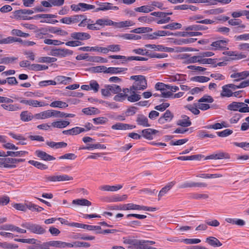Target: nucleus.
Instances as JSON below:
<instances>
[{
	"mask_svg": "<svg viewBox=\"0 0 249 249\" xmlns=\"http://www.w3.org/2000/svg\"><path fill=\"white\" fill-rule=\"evenodd\" d=\"M21 226L27 229L31 233L36 234H43L46 232V230L43 226L30 222L22 223Z\"/></svg>",
	"mask_w": 249,
	"mask_h": 249,
	"instance_id": "f257e3e1",
	"label": "nucleus"
},
{
	"mask_svg": "<svg viewBox=\"0 0 249 249\" xmlns=\"http://www.w3.org/2000/svg\"><path fill=\"white\" fill-rule=\"evenodd\" d=\"M130 79L135 80L133 84L134 90H144L147 88V81L143 75H133Z\"/></svg>",
	"mask_w": 249,
	"mask_h": 249,
	"instance_id": "f03ea898",
	"label": "nucleus"
},
{
	"mask_svg": "<svg viewBox=\"0 0 249 249\" xmlns=\"http://www.w3.org/2000/svg\"><path fill=\"white\" fill-rule=\"evenodd\" d=\"M109 58L111 59H122L123 61L121 62L122 64L125 63L127 61L131 60H137V61H146L148 60L147 58L141 57V56H132L129 57H126L124 55H111L108 56Z\"/></svg>",
	"mask_w": 249,
	"mask_h": 249,
	"instance_id": "7ed1b4c3",
	"label": "nucleus"
},
{
	"mask_svg": "<svg viewBox=\"0 0 249 249\" xmlns=\"http://www.w3.org/2000/svg\"><path fill=\"white\" fill-rule=\"evenodd\" d=\"M230 158V155L226 152H218L207 156L205 160H221Z\"/></svg>",
	"mask_w": 249,
	"mask_h": 249,
	"instance_id": "20e7f679",
	"label": "nucleus"
},
{
	"mask_svg": "<svg viewBox=\"0 0 249 249\" xmlns=\"http://www.w3.org/2000/svg\"><path fill=\"white\" fill-rule=\"evenodd\" d=\"M145 46L147 48L153 49L155 51L164 52H173L174 51V48L165 47L161 45H156L155 44H146Z\"/></svg>",
	"mask_w": 249,
	"mask_h": 249,
	"instance_id": "39448f33",
	"label": "nucleus"
},
{
	"mask_svg": "<svg viewBox=\"0 0 249 249\" xmlns=\"http://www.w3.org/2000/svg\"><path fill=\"white\" fill-rule=\"evenodd\" d=\"M99 5L100 7L96 8L93 12H97L100 11L117 10L119 9L118 7L113 6L112 4L109 2L100 3Z\"/></svg>",
	"mask_w": 249,
	"mask_h": 249,
	"instance_id": "423d86ee",
	"label": "nucleus"
},
{
	"mask_svg": "<svg viewBox=\"0 0 249 249\" xmlns=\"http://www.w3.org/2000/svg\"><path fill=\"white\" fill-rule=\"evenodd\" d=\"M207 184L204 182H185L180 184L178 188L180 189L192 187H206Z\"/></svg>",
	"mask_w": 249,
	"mask_h": 249,
	"instance_id": "0eeeda50",
	"label": "nucleus"
},
{
	"mask_svg": "<svg viewBox=\"0 0 249 249\" xmlns=\"http://www.w3.org/2000/svg\"><path fill=\"white\" fill-rule=\"evenodd\" d=\"M72 39L78 40H85L90 38V35L87 33L73 32L71 34Z\"/></svg>",
	"mask_w": 249,
	"mask_h": 249,
	"instance_id": "6e6552de",
	"label": "nucleus"
},
{
	"mask_svg": "<svg viewBox=\"0 0 249 249\" xmlns=\"http://www.w3.org/2000/svg\"><path fill=\"white\" fill-rule=\"evenodd\" d=\"M229 42L228 39L218 40L213 42L211 46L214 47L215 50H225L227 45Z\"/></svg>",
	"mask_w": 249,
	"mask_h": 249,
	"instance_id": "1a4fd4ad",
	"label": "nucleus"
},
{
	"mask_svg": "<svg viewBox=\"0 0 249 249\" xmlns=\"http://www.w3.org/2000/svg\"><path fill=\"white\" fill-rule=\"evenodd\" d=\"M249 76V71H246L241 72H234L231 75V77L234 78V82H238L246 79Z\"/></svg>",
	"mask_w": 249,
	"mask_h": 249,
	"instance_id": "9d476101",
	"label": "nucleus"
},
{
	"mask_svg": "<svg viewBox=\"0 0 249 249\" xmlns=\"http://www.w3.org/2000/svg\"><path fill=\"white\" fill-rule=\"evenodd\" d=\"M174 118V114L169 110H166L165 113L159 119L160 124H163L165 122H170Z\"/></svg>",
	"mask_w": 249,
	"mask_h": 249,
	"instance_id": "9b49d317",
	"label": "nucleus"
},
{
	"mask_svg": "<svg viewBox=\"0 0 249 249\" xmlns=\"http://www.w3.org/2000/svg\"><path fill=\"white\" fill-rule=\"evenodd\" d=\"M135 127V125L121 123H117L111 126V128L114 130H129Z\"/></svg>",
	"mask_w": 249,
	"mask_h": 249,
	"instance_id": "f8f14e48",
	"label": "nucleus"
},
{
	"mask_svg": "<svg viewBox=\"0 0 249 249\" xmlns=\"http://www.w3.org/2000/svg\"><path fill=\"white\" fill-rule=\"evenodd\" d=\"M203 18V17L200 15H195L190 18V19L192 21L196 20V22L197 23H201L205 24H212L214 22V20L210 19H205L203 20H200Z\"/></svg>",
	"mask_w": 249,
	"mask_h": 249,
	"instance_id": "ddd939ff",
	"label": "nucleus"
},
{
	"mask_svg": "<svg viewBox=\"0 0 249 249\" xmlns=\"http://www.w3.org/2000/svg\"><path fill=\"white\" fill-rule=\"evenodd\" d=\"M159 132V131L152 129L147 128L143 129L142 131V136L144 138L151 140L153 139V135L156 134Z\"/></svg>",
	"mask_w": 249,
	"mask_h": 249,
	"instance_id": "4468645a",
	"label": "nucleus"
},
{
	"mask_svg": "<svg viewBox=\"0 0 249 249\" xmlns=\"http://www.w3.org/2000/svg\"><path fill=\"white\" fill-rule=\"evenodd\" d=\"M35 154L37 157L45 161H50L55 159L53 156L49 155L43 151L36 150L35 152Z\"/></svg>",
	"mask_w": 249,
	"mask_h": 249,
	"instance_id": "2eb2a0df",
	"label": "nucleus"
},
{
	"mask_svg": "<svg viewBox=\"0 0 249 249\" xmlns=\"http://www.w3.org/2000/svg\"><path fill=\"white\" fill-rule=\"evenodd\" d=\"M181 119L178 120L177 122V124L182 127L190 126L192 123L190 120V118L185 115L181 116Z\"/></svg>",
	"mask_w": 249,
	"mask_h": 249,
	"instance_id": "dca6fc26",
	"label": "nucleus"
},
{
	"mask_svg": "<svg viewBox=\"0 0 249 249\" xmlns=\"http://www.w3.org/2000/svg\"><path fill=\"white\" fill-rule=\"evenodd\" d=\"M136 122L138 125L144 127H149L150 126V124L148 123L147 118L143 114H138L137 115Z\"/></svg>",
	"mask_w": 249,
	"mask_h": 249,
	"instance_id": "f3484780",
	"label": "nucleus"
},
{
	"mask_svg": "<svg viewBox=\"0 0 249 249\" xmlns=\"http://www.w3.org/2000/svg\"><path fill=\"white\" fill-rule=\"evenodd\" d=\"M123 186L122 185H117L115 186H110L108 185H105L101 186L99 187V189L104 191H111V192H116L121 188H122Z\"/></svg>",
	"mask_w": 249,
	"mask_h": 249,
	"instance_id": "a211bd4d",
	"label": "nucleus"
},
{
	"mask_svg": "<svg viewBox=\"0 0 249 249\" xmlns=\"http://www.w3.org/2000/svg\"><path fill=\"white\" fill-rule=\"evenodd\" d=\"M14 18L17 19L28 20L29 17L26 15L23 9L16 10L13 12Z\"/></svg>",
	"mask_w": 249,
	"mask_h": 249,
	"instance_id": "6ab92c4d",
	"label": "nucleus"
},
{
	"mask_svg": "<svg viewBox=\"0 0 249 249\" xmlns=\"http://www.w3.org/2000/svg\"><path fill=\"white\" fill-rule=\"evenodd\" d=\"M128 196L127 195H120L116 194L108 198V201L110 202H117L123 201L127 199Z\"/></svg>",
	"mask_w": 249,
	"mask_h": 249,
	"instance_id": "aec40b11",
	"label": "nucleus"
},
{
	"mask_svg": "<svg viewBox=\"0 0 249 249\" xmlns=\"http://www.w3.org/2000/svg\"><path fill=\"white\" fill-rule=\"evenodd\" d=\"M49 243L51 247L59 248H70V243L61 241H51Z\"/></svg>",
	"mask_w": 249,
	"mask_h": 249,
	"instance_id": "412c9836",
	"label": "nucleus"
},
{
	"mask_svg": "<svg viewBox=\"0 0 249 249\" xmlns=\"http://www.w3.org/2000/svg\"><path fill=\"white\" fill-rule=\"evenodd\" d=\"M70 123L68 121L60 120L55 121L51 124V126L54 128H63L70 124Z\"/></svg>",
	"mask_w": 249,
	"mask_h": 249,
	"instance_id": "4be33fe9",
	"label": "nucleus"
},
{
	"mask_svg": "<svg viewBox=\"0 0 249 249\" xmlns=\"http://www.w3.org/2000/svg\"><path fill=\"white\" fill-rule=\"evenodd\" d=\"M206 242L210 246L214 247H220L222 245L218 239L213 236H210L207 238L206 239Z\"/></svg>",
	"mask_w": 249,
	"mask_h": 249,
	"instance_id": "5701e85b",
	"label": "nucleus"
},
{
	"mask_svg": "<svg viewBox=\"0 0 249 249\" xmlns=\"http://www.w3.org/2000/svg\"><path fill=\"white\" fill-rule=\"evenodd\" d=\"M34 116L32 113L28 111H23L20 114V120L23 122H29L31 121L34 118Z\"/></svg>",
	"mask_w": 249,
	"mask_h": 249,
	"instance_id": "b1692460",
	"label": "nucleus"
},
{
	"mask_svg": "<svg viewBox=\"0 0 249 249\" xmlns=\"http://www.w3.org/2000/svg\"><path fill=\"white\" fill-rule=\"evenodd\" d=\"M174 185H175V182L173 181H172V182L168 183L165 186L163 187L159 193V195H158L159 200H160V198L162 196H163L165 194H166L172 188V187Z\"/></svg>",
	"mask_w": 249,
	"mask_h": 249,
	"instance_id": "393cba45",
	"label": "nucleus"
},
{
	"mask_svg": "<svg viewBox=\"0 0 249 249\" xmlns=\"http://www.w3.org/2000/svg\"><path fill=\"white\" fill-rule=\"evenodd\" d=\"M114 21L109 19L101 18L96 20V24L100 27L105 26H114Z\"/></svg>",
	"mask_w": 249,
	"mask_h": 249,
	"instance_id": "a878e982",
	"label": "nucleus"
},
{
	"mask_svg": "<svg viewBox=\"0 0 249 249\" xmlns=\"http://www.w3.org/2000/svg\"><path fill=\"white\" fill-rule=\"evenodd\" d=\"M46 144L51 148L55 149L66 147L67 146V143L63 142H47Z\"/></svg>",
	"mask_w": 249,
	"mask_h": 249,
	"instance_id": "bb28decb",
	"label": "nucleus"
},
{
	"mask_svg": "<svg viewBox=\"0 0 249 249\" xmlns=\"http://www.w3.org/2000/svg\"><path fill=\"white\" fill-rule=\"evenodd\" d=\"M208 29V28L205 26L194 24L186 27L184 30L185 31H204Z\"/></svg>",
	"mask_w": 249,
	"mask_h": 249,
	"instance_id": "cd10ccee",
	"label": "nucleus"
},
{
	"mask_svg": "<svg viewBox=\"0 0 249 249\" xmlns=\"http://www.w3.org/2000/svg\"><path fill=\"white\" fill-rule=\"evenodd\" d=\"M127 69L125 68H115L109 67L107 68L106 73L117 74L127 71Z\"/></svg>",
	"mask_w": 249,
	"mask_h": 249,
	"instance_id": "c85d7f7f",
	"label": "nucleus"
},
{
	"mask_svg": "<svg viewBox=\"0 0 249 249\" xmlns=\"http://www.w3.org/2000/svg\"><path fill=\"white\" fill-rule=\"evenodd\" d=\"M242 105H243V102H233L228 106L227 109L231 111H238L239 112Z\"/></svg>",
	"mask_w": 249,
	"mask_h": 249,
	"instance_id": "c756f323",
	"label": "nucleus"
},
{
	"mask_svg": "<svg viewBox=\"0 0 249 249\" xmlns=\"http://www.w3.org/2000/svg\"><path fill=\"white\" fill-rule=\"evenodd\" d=\"M184 56V58L188 63H194L196 62H199L200 63V59L201 58L200 54L199 55L191 56V55L188 54H185Z\"/></svg>",
	"mask_w": 249,
	"mask_h": 249,
	"instance_id": "7c9ffc66",
	"label": "nucleus"
},
{
	"mask_svg": "<svg viewBox=\"0 0 249 249\" xmlns=\"http://www.w3.org/2000/svg\"><path fill=\"white\" fill-rule=\"evenodd\" d=\"M134 24L135 23L131 20H126L119 22H114V26L117 28H124L133 26Z\"/></svg>",
	"mask_w": 249,
	"mask_h": 249,
	"instance_id": "2f4dec72",
	"label": "nucleus"
},
{
	"mask_svg": "<svg viewBox=\"0 0 249 249\" xmlns=\"http://www.w3.org/2000/svg\"><path fill=\"white\" fill-rule=\"evenodd\" d=\"M72 203L74 205L80 206H89L91 205V203L88 200L85 198L76 199L73 200Z\"/></svg>",
	"mask_w": 249,
	"mask_h": 249,
	"instance_id": "473e14b6",
	"label": "nucleus"
},
{
	"mask_svg": "<svg viewBox=\"0 0 249 249\" xmlns=\"http://www.w3.org/2000/svg\"><path fill=\"white\" fill-rule=\"evenodd\" d=\"M4 162L5 165L8 167H6L8 168H13L16 167V159L11 158H3Z\"/></svg>",
	"mask_w": 249,
	"mask_h": 249,
	"instance_id": "72a5a7b5",
	"label": "nucleus"
},
{
	"mask_svg": "<svg viewBox=\"0 0 249 249\" xmlns=\"http://www.w3.org/2000/svg\"><path fill=\"white\" fill-rule=\"evenodd\" d=\"M48 67L45 65H40L38 64H31L29 69L31 71H40L47 70Z\"/></svg>",
	"mask_w": 249,
	"mask_h": 249,
	"instance_id": "f704fd0d",
	"label": "nucleus"
},
{
	"mask_svg": "<svg viewBox=\"0 0 249 249\" xmlns=\"http://www.w3.org/2000/svg\"><path fill=\"white\" fill-rule=\"evenodd\" d=\"M242 21L240 19H231L228 20V23L230 25L232 26L238 25V28L242 29H245L246 27L245 25L242 23Z\"/></svg>",
	"mask_w": 249,
	"mask_h": 249,
	"instance_id": "c9c22d12",
	"label": "nucleus"
},
{
	"mask_svg": "<svg viewBox=\"0 0 249 249\" xmlns=\"http://www.w3.org/2000/svg\"><path fill=\"white\" fill-rule=\"evenodd\" d=\"M50 107H52L66 108L68 107V104L61 101H55L51 103Z\"/></svg>",
	"mask_w": 249,
	"mask_h": 249,
	"instance_id": "e433bc0d",
	"label": "nucleus"
},
{
	"mask_svg": "<svg viewBox=\"0 0 249 249\" xmlns=\"http://www.w3.org/2000/svg\"><path fill=\"white\" fill-rule=\"evenodd\" d=\"M224 12L223 8L219 7L210 10H207L204 11V13L207 15H218L223 13Z\"/></svg>",
	"mask_w": 249,
	"mask_h": 249,
	"instance_id": "4c0bfd02",
	"label": "nucleus"
},
{
	"mask_svg": "<svg viewBox=\"0 0 249 249\" xmlns=\"http://www.w3.org/2000/svg\"><path fill=\"white\" fill-rule=\"evenodd\" d=\"M152 29L150 27H139L136 29H134L131 31V33H136V34H141V33H149L152 31Z\"/></svg>",
	"mask_w": 249,
	"mask_h": 249,
	"instance_id": "58836bf2",
	"label": "nucleus"
},
{
	"mask_svg": "<svg viewBox=\"0 0 249 249\" xmlns=\"http://www.w3.org/2000/svg\"><path fill=\"white\" fill-rule=\"evenodd\" d=\"M107 87H108L110 94L111 93L114 94H117L119 93V92H121L122 91V89L121 87L117 85H107Z\"/></svg>",
	"mask_w": 249,
	"mask_h": 249,
	"instance_id": "ea45409f",
	"label": "nucleus"
},
{
	"mask_svg": "<svg viewBox=\"0 0 249 249\" xmlns=\"http://www.w3.org/2000/svg\"><path fill=\"white\" fill-rule=\"evenodd\" d=\"M185 75L177 74L174 76H172L170 77V81L171 82H176L178 81L179 83H184V82L186 81V79L185 78Z\"/></svg>",
	"mask_w": 249,
	"mask_h": 249,
	"instance_id": "a19ab883",
	"label": "nucleus"
},
{
	"mask_svg": "<svg viewBox=\"0 0 249 249\" xmlns=\"http://www.w3.org/2000/svg\"><path fill=\"white\" fill-rule=\"evenodd\" d=\"M28 152L25 151H7L6 155L7 156H11V157H22L25 154H27Z\"/></svg>",
	"mask_w": 249,
	"mask_h": 249,
	"instance_id": "79ce46f5",
	"label": "nucleus"
},
{
	"mask_svg": "<svg viewBox=\"0 0 249 249\" xmlns=\"http://www.w3.org/2000/svg\"><path fill=\"white\" fill-rule=\"evenodd\" d=\"M35 117L37 119H45L50 118V110H47L39 113L36 114Z\"/></svg>",
	"mask_w": 249,
	"mask_h": 249,
	"instance_id": "37998d69",
	"label": "nucleus"
},
{
	"mask_svg": "<svg viewBox=\"0 0 249 249\" xmlns=\"http://www.w3.org/2000/svg\"><path fill=\"white\" fill-rule=\"evenodd\" d=\"M175 241L177 242H183L186 244H198L201 242L199 239H176Z\"/></svg>",
	"mask_w": 249,
	"mask_h": 249,
	"instance_id": "c03bdc74",
	"label": "nucleus"
},
{
	"mask_svg": "<svg viewBox=\"0 0 249 249\" xmlns=\"http://www.w3.org/2000/svg\"><path fill=\"white\" fill-rule=\"evenodd\" d=\"M29 163L30 164L34 165L38 169H41V170H45L48 168V166L43 164L41 162L35 161L34 160H30L28 161Z\"/></svg>",
	"mask_w": 249,
	"mask_h": 249,
	"instance_id": "a18cd8bd",
	"label": "nucleus"
},
{
	"mask_svg": "<svg viewBox=\"0 0 249 249\" xmlns=\"http://www.w3.org/2000/svg\"><path fill=\"white\" fill-rule=\"evenodd\" d=\"M90 246L89 243L88 242H80V241H75L72 243H70V248L72 247H84L89 248Z\"/></svg>",
	"mask_w": 249,
	"mask_h": 249,
	"instance_id": "49530a36",
	"label": "nucleus"
},
{
	"mask_svg": "<svg viewBox=\"0 0 249 249\" xmlns=\"http://www.w3.org/2000/svg\"><path fill=\"white\" fill-rule=\"evenodd\" d=\"M182 25L180 23L177 22H173L170 24H168L166 25L162 26L161 28L162 29H169L170 30H176L179 29L181 28Z\"/></svg>",
	"mask_w": 249,
	"mask_h": 249,
	"instance_id": "de8ad7c7",
	"label": "nucleus"
},
{
	"mask_svg": "<svg viewBox=\"0 0 249 249\" xmlns=\"http://www.w3.org/2000/svg\"><path fill=\"white\" fill-rule=\"evenodd\" d=\"M210 78L204 76H196L191 78L190 80L199 83H204L209 81Z\"/></svg>",
	"mask_w": 249,
	"mask_h": 249,
	"instance_id": "09e8293b",
	"label": "nucleus"
},
{
	"mask_svg": "<svg viewBox=\"0 0 249 249\" xmlns=\"http://www.w3.org/2000/svg\"><path fill=\"white\" fill-rule=\"evenodd\" d=\"M209 197V196L207 194H201L198 193H192L189 196L190 199H207Z\"/></svg>",
	"mask_w": 249,
	"mask_h": 249,
	"instance_id": "8fccbe9b",
	"label": "nucleus"
},
{
	"mask_svg": "<svg viewBox=\"0 0 249 249\" xmlns=\"http://www.w3.org/2000/svg\"><path fill=\"white\" fill-rule=\"evenodd\" d=\"M232 95L233 93L227 85L222 87V92L221 93V96L230 97L232 96Z\"/></svg>",
	"mask_w": 249,
	"mask_h": 249,
	"instance_id": "3c124183",
	"label": "nucleus"
},
{
	"mask_svg": "<svg viewBox=\"0 0 249 249\" xmlns=\"http://www.w3.org/2000/svg\"><path fill=\"white\" fill-rule=\"evenodd\" d=\"M56 16L54 15H52V14H38L36 15V16H34L33 17H29L28 20L30 19H37L39 18H55Z\"/></svg>",
	"mask_w": 249,
	"mask_h": 249,
	"instance_id": "603ef678",
	"label": "nucleus"
},
{
	"mask_svg": "<svg viewBox=\"0 0 249 249\" xmlns=\"http://www.w3.org/2000/svg\"><path fill=\"white\" fill-rule=\"evenodd\" d=\"M89 61L92 62H101L106 63L107 62V60L106 58L100 56H89L88 59Z\"/></svg>",
	"mask_w": 249,
	"mask_h": 249,
	"instance_id": "864d4df0",
	"label": "nucleus"
},
{
	"mask_svg": "<svg viewBox=\"0 0 249 249\" xmlns=\"http://www.w3.org/2000/svg\"><path fill=\"white\" fill-rule=\"evenodd\" d=\"M97 111L98 109L93 107L84 108L82 110L83 113L88 115L96 114Z\"/></svg>",
	"mask_w": 249,
	"mask_h": 249,
	"instance_id": "5fc2aeb1",
	"label": "nucleus"
},
{
	"mask_svg": "<svg viewBox=\"0 0 249 249\" xmlns=\"http://www.w3.org/2000/svg\"><path fill=\"white\" fill-rule=\"evenodd\" d=\"M0 247L4 249H14L18 248L17 244L9 243L7 242H0Z\"/></svg>",
	"mask_w": 249,
	"mask_h": 249,
	"instance_id": "6e6d98bb",
	"label": "nucleus"
},
{
	"mask_svg": "<svg viewBox=\"0 0 249 249\" xmlns=\"http://www.w3.org/2000/svg\"><path fill=\"white\" fill-rule=\"evenodd\" d=\"M147 244L145 240H137L135 249H146Z\"/></svg>",
	"mask_w": 249,
	"mask_h": 249,
	"instance_id": "4d7b16f0",
	"label": "nucleus"
},
{
	"mask_svg": "<svg viewBox=\"0 0 249 249\" xmlns=\"http://www.w3.org/2000/svg\"><path fill=\"white\" fill-rule=\"evenodd\" d=\"M134 10L135 11L138 12H142L145 13H149L153 10L148 5H144L142 6L141 7H137L135 8Z\"/></svg>",
	"mask_w": 249,
	"mask_h": 249,
	"instance_id": "13d9d810",
	"label": "nucleus"
},
{
	"mask_svg": "<svg viewBox=\"0 0 249 249\" xmlns=\"http://www.w3.org/2000/svg\"><path fill=\"white\" fill-rule=\"evenodd\" d=\"M89 89L93 90L95 92L98 91L99 89V85L96 80H91L89 82Z\"/></svg>",
	"mask_w": 249,
	"mask_h": 249,
	"instance_id": "bf43d9fd",
	"label": "nucleus"
},
{
	"mask_svg": "<svg viewBox=\"0 0 249 249\" xmlns=\"http://www.w3.org/2000/svg\"><path fill=\"white\" fill-rule=\"evenodd\" d=\"M130 96L127 97V99L130 102H135L138 101L141 99V96L139 94H137L135 91H133V93Z\"/></svg>",
	"mask_w": 249,
	"mask_h": 249,
	"instance_id": "052dcab7",
	"label": "nucleus"
},
{
	"mask_svg": "<svg viewBox=\"0 0 249 249\" xmlns=\"http://www.w3.org/2000/svg\"><path fill=\"white\" fill-rule=\"evenodd\" d=\"M127 97V94L120 93L116 94L113 97V100L117 102H122Z\"/></svg>",
	"mask_w": 249,
	"mask_h": 249,
	"instance_id": "680f3d73",
	"label": "nucleus"
},
{
	"mask_svg": "<svg viewBox=\"0 0 249 249\" xmlns=\"http://www.w3.org/2000/svg\"><path fill=\"white\" fill-rule=\"evenodd\" d=\"M138 239H134L131 238H124V243L126 244H129L132 245V247H129L128 248H132L135 249V245H136Z\"/></svg>",
	"mask_w": 249,
	"mask_h": 249,
	"instance_id": "e2e57ef3",
	"label": "nucleus"
},
{
	"mask_svg": "<svg viewBox=\"0 0 249 249\" xmlns=\"http://www.w3.org/2000/svg\"><path fill=\"white\" fill-rule=\"evenodd\" d=\"M57 61L55 57H51L49 56L41 57L39 59V62L41 63H52Z\"/></svg>",
	"mask_w": 249,
	"mask_h": 249,
	"instance_id": "0e129e2a",
	"label": "nucleus"
},
{
	"mask_svg": "<svg viewBox=\"0 0 249 249\" xmlns=\"http://www.w3.org/2000/svg\"><path fill=\"white\" fill-rule=\"evenodd\" d=\"M46 105V104H45L43 102H39L37 100L30 99V103L29 106H32L33 107H41L45 106Z\"/></svg>",
	"mask_w": 249,
	"mask_h": 249,
	"instance_id": "69168bd1",
	"label": "nucleus"
},
{
	"mask_svg": "<svg viewBox=\"0 0 249 249\" xmlns=\"http://www.w3.org/2000/svg\"><path fill=\"white\" fill-rule=\"evenodd\" d=\"M213 99L211 96L208 95H205L202 97L200 98L198 102L199 103H203V102H206V103H212L213 102Z\"/></svg>",
	"mask_w": 249,
	"mask_h": 249,
	"instance_id": "338daca9",
	"label": "nucleus"
},
{
	"mask_svg": "<svg viewBox=\"0 0 249 249\" xmlns=\"http://www.w3.org/2000/svg\"><path fill=\"white\" fill-rule=\"evenodd\" d=\"M233 131L232 130L229 129H226L223 131L217 132V135L220 137H226L232 133Z\"/></svg>",
	"mask_w": 249,
	"mask_h": 249,
	"instance_id": "774afa93",
	"label": "nucleus"
}]
</instances>
